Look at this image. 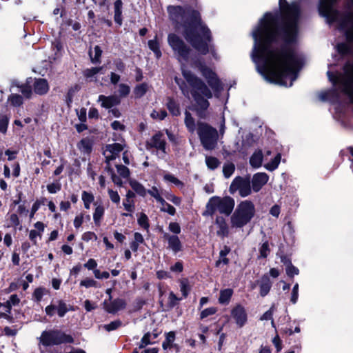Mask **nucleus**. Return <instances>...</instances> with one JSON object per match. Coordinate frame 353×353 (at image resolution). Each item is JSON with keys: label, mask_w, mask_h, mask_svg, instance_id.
<instances>
[{"label": "nucleus", "mask_w": 353, "mask_h": 353, "mask_svg": "<svg viewBox=\"0 0 353 353\" xmlns=\"http://www.w3.org/2000/svg\"><path fill=\"white\" fill-rule=\"evenodd\" d=\"M279 26L277 16L266 13L253 30L252 58L257 71L266 81L290 87L297 78L302 59L295 51L283 47L280 40L286 43L295 40L300 9L297 3L288 4L286 0H279Z\"/></svg>", "instance_id": "obj_1"}, {"label": "nucleus", "mask_w": 353, "mask_h": 353, "mask_svg": "<svg viewBox=\"0 0 353 353\" xmlns=\"http://www.w3.org/2000/svg\"><path fill=\"white\" fill-rule=\"evenodd\" d=\"M168 41L174 52V54L181 63L183 76L191 89L178 77L175 78V81L185 97H190V95H192L195 101L196 110L199 116L202 117L203 112L209 107L208 99L212 97V93L200 79L197 78L188 70V65L199 68L210 88L214 92L221 90V84L216 74L210 68L193 61L191 50L186 47L183 41L177 35L170 34L168 37Z\"/></svg>", "instance_id": "obj_2"}, {"label": "nucleus", "mask_w": 353, "mask_h": 353, "mask_svg": "<svg viewBox=\"0 0 353 353\" xmlns=\"http://www.w3.org/2000/svg\"><path fill=\"white\" fill-rule=\"evenodd\" d=\"M170 19L175 24L179 30L183 28L185 39L200 53L205 54L210 52L215 55L213 47L210 45V31L201 22V16L198 11L184 10L181 6H170L168 7Z\"/></svg>", "instance_id": "obj_3"}, {"label": "nucleus", "mask_w": 353, "mask_h": 353, "mask_svg": "<svg viewBox=\"0 0 353 353\" xmlns=\"http://www.w3.org/2000/svg\"><path fill=\"white\" fill-rule=\"evenodd\" d=\"M255 206L248 200L241 201L236 208L230 217L232 228H241L247 225L254 216Z\"/></svg>", "instance_id": "obj_4"}, {"label": "nucleus", "mask_w": 353, "mask_h": 353, "mask_svg": "<svg viewBox=\"0 0 353 353\" xmlns=\"http://www.w3.org/2000/svg\"><path fill=\"white\" fill-rule=\"evenodd\" d=\"M234 207V201L229 196L223 198L212 196L207 203L205 210L203 213V215L212 216L216 212L229 215L233 210Z\"/></svg>", "instance_id": "obj_5"}, {"label": "nucleus", "mask_w": 353, "mask_h": 353, "mask_svg": "<svg viewBox=\"0 0 353 353\" xmlns=\"http://www.w3.org/2000/svg\"><path fill=\"white\" fill-rule=\"evenodd\" d=\"M344 70L343 74L335 75L328 72L327 76L333 84H339L341 90L353 101V64H347Z\"/></svg>", "instance_id": "obj_6"}, {"label": "nucleus", "mask_w": 353, "mask_h": 353, "mask_svg": "<svg viewBox=\"0 0 353 353\" xmlns=\"http://www.w3.org/2000/svg\"><path fill=\"white\" fill-rule=\"evenodd\" d=\"M198 134L201 144L208 150L214 149L219 138L217 130L205 123H198Z\"/></svg>", "instance_id": "obj_7"}, {"label": "nucleus", "mask_w": 353, "mask_h": 353, "mask_svg": "<svg viewBox=\"0 0 353 353\" xmlns=\"http://www.w3.org/2000/svg\"><path fill=\"white\" fill-rule=\"evenodd\" d=\"M39 342L44 346H51L72 343L73 338L60 330H51L43 331L41 333Z\"/></svg>", "instance_id": "obj_8"}, {"label": "nucleus", "mask_w": 353, "mask_h": 353, "mask_svg": "<svg viewBox=\"0 0 353 353\" xmlns=\"http://www.w3.org/2000/svg\"><path fill=\"white\" fill-rule=\"evenodd\" d=\"M230 191L232 194L239 191L242 197L250 195L252 192L250 179L240 176L236 177L230 186Z\"/></svg>", "instance_id": "obj_9"}, {"label": "nucleus", "mask_w": 353, "mask_h": 353, "mask_svg": "<svg viewBox=\"0 0 353 353\" xmlns=\"http://www.w3.org/2000/svg\"><path fill=\"white\" fill-rule=\"evenodd\" d=\"M230 315L236 326L239 328L245 326L248 322L247 311L245 307L241 304H236L232 308Z\"/></svg>", "instance_id": "obj_10"}, {"label": "nucleus", "mask_w": 353, "mask_h": 353, "mask_svg": "<svg viewBox=\"0 0 353 353\" xmlns=\"http://www.w3.org/2000/svg\"><path fill=\"white\" fill-rule=\"evenodd\" d=\"M57 303V304L51 303L46 307L45 312L47 316L52 317L57 312L59 317H63L70 310L67 304L63 300H58Z\"/></svg>", "instance_id": "obj_11"}, {"label": "nucleus", "mask_w": 353, "mask_h": 353, "mask_svg": "<svg viewBox=\"0 0 353 353\" xmlns=\"http://www.w3.org/2000/svg\"><path fill=\"white\" fill-rule=\"evenodd\" d=\"M336 0H321L319 4V12L323 17L332 21L336 19L337 13L332 8V3Z\"/></svg>", "instance_id": "obj_12"}, {"label": "nucleus", "mask_w": 353, "mask_h": 353, "mask_svg": "<svg viewBox=\"0 0 353 353\" xmlns=\"http://www.w3.org/2000/svg\"><path fill=\"white\" fill-rule=\"evenodd\" d=\"M103 306L107 312L115 314L125 308L126 302L123 299H116L110 301L105 300L103 303Z\"/></svg>", "instance_id": "obj_13"}, {"label": "nucleus", "mask_w": 353, "mask_h": 353, "mask_svg": "<svg viewBox=\"0 0 353 353\" xmlns=\"http://www.w3.org/2000/svg\"><path fill=\"white\" fill-rule=\"evenodd\" d=\"M269 176L265 172H258L253 175L252 179V188L256 192H259L262 187L268 181Z\"/></svg>", "instance_id": "obj_14"}, {"label": "nucleus", "mask_w": 353, "mask_h": 353, "mask_svg": "<svg viewBox=\"0 0 353 353\" xmlns=\"http://www.w3.org/2000/svg\"><path fill=\"white\" fill-rule=\"evenodd\" d=\"M341 30H345L349 41H353V16L346 17L340 25Z\"/></svg>", "instance_id": "obj_15"}, {"label": "nucleus", "mask_w": 353, "mask_h": 353, "mask_svg": "<svg viewBox=\"0 0 353 353\" xmlns=\"http://www.w3.org/2000/svg\"><path fill=\"white\" fill-rule=\"evenodd\" d=\"M163 237L168 242V248L174 252L176 253L181 250V243L176 235H171L167 232H164Z\"/></svg>", "instance_id": "obj_16"}, {"label": "nucleus", "mask_w": 353, "mask_h": 353, "mask_svg": "<svg viewBox=\"0 0 353 353\" xmlns=\"http://www.w3.org/2000/svg\"><path fill=\"white\" fill-rule=\"evenodd\" d=\"M257 283L260 288V295L263 297L265 296L272 288V281L267 275H264Z\"/></svg>", "instance_id": "obj_17"}, {"label": "nucleus", "mask_w": 353, "mask_h": 353, "mask_svg": "<svg viewBox=\"0 0 353 353\" xmlns=\"http://www.w3.org/2000/svg\"><path fill=\"white\" fill-rule=\"evenodd\" d=\"M33 88L35 93L38 94H44L48 92L49 90V85L46 79H37L34 82Z\"/></svg>", "instance_id": "obj_18"}, {"label": "nucleus", "mask_w": 353, "mask_h": 353, "mask_svg": "<svg viewBox=\"0 0 353 353\" xmlns=\"http://www.w3.org/2000/svg\"><path fill=\"white\" fill-rule=\"evenodd\" d=\"M98 101L101 103V106L105 108H112L120 102L119 99L116 96L105 97L100 95Z\"/></svg>", "instance_id": "obj_19"}, {"label": "nucleus", "mask_w": 353, "mask_h": 353, "mask_svg": "<svg viewBox=\"0 0 353 353\" xmlns=\"http://www.w3.org/2000/svg\"><path fill=\"white\" fill-rule=\"evenodd\" d=\"M216 225L218 228L216 233L219 236H225L228 234V226L223 217L217 216L216 219Z\"/></svg>", "instance_id": "obj_20"}, {"label": "nucleus", "mask_w": 353, "mask_h": 353, "mask_svg": "<svg viewBox=\"0 0 353 353\" xmlns=\"http://www.w3.org/2000/svg\"><path fill=\"white\" fill-rule=\"evenodd\" d=\"M128 183L135 194L143 197L146 196L147 190L141 183L132 179L128 180Z\"/></svg>", "instance_id": "obj_21"}, {"label": "nucleus", "mask_w": 353, "mask_h": 353, "mask_svg": "<svg viewBox=\"0 0 353 353\" xmlns=\"http://www.w3.org/2000/svg\"><path fill=\"white\" fill-rule=\"evenodd\" d=\"M151 144L154 147L161 150L163 152H165V141H164V139L163 138V135L161 134H155L151 140Z\"/></svg>", "instance_id": "obj_22"}, {"label": "nucleus", "mask_w": 353, "mask_h": 353, "mask_svg": "<svg viewBox=\"0 0 353 353\" xmlns=\"http://www.w3.org/2000/svg\"><path fill=\"white\" fill-rule=\"evenodd\" d=\"M281 261L287 265L286 268H285V271H286V274L289 276L292 277L294 275L299 274V269L297 268H296L295 266H294L290 261L287 260L285 257H283L281 259Z\"/></svg>", "instance_id": "obj_23"}, {"label": "nucleus", "mask_w": 353, "mask_h": 353, "mask_svg": "<svg viewBox=\"0 0 353 353\" xmlns=\"http://www.w3.org/2000/svg\"><path fill=\"white\" fill-rule=\"evenodd\" d=\"M233 290L230 288H227L220 292V296L219 298V302L221 304H228L232 296Z\"/></svg>", "instance_id": "obj_24"}, {"label": "nucleus", "mask_w": 353, "mask_h": 353, "mask_svg": "<svg viewBox=\"0 0 353 353\" xmlns=\"http://www.w3.org/2000/svg\"><path fill=\"white\" fill-rule=\"evenodd\" d=\"M158 203L160 204L159 208L161 212H167L172 216L175 214L176 209L172 205L167 203L163 198Z\"/></svg>", "instance_id": "obj_25"}, {"label": "nucleus", "mask_w": 353, "mask_h": 353, "mask_svg": "<svg viewBox=\"0 0 353 353\" xmlns=\"http://www.w3.org/2000/svg\"><path fill=\"white\" fill-rule=\"evenodd\" d=\"M122 1L121 0H117L114 3V21L119 25L122 23Z\"/></svg>", "instance_id": "obj_26"}, {"label": "nucleus", "mask_w": 353, "mask_h": 353, "mask_svg": "<svg viewBox=\"0 0 353 353\" xmlns=\"http://www.w3.org/2000/svg\"><path fill=\"white\" fill-rule=\"evenodd\" d=\"M78 148L82 153H90L92 151V142L88 139H83L78 143Z\"/></svg>", "instance_id": "obj_27"}, {"label": "nucleus", "mask_w": 353, "mask_h": 353, "mask_svg": "<svg viewBox=\"0 0 353 353\" xmlns=\"http://www.w3.org/2000/svg\"><path fill=\"white\" fill-rule=\"evenodd\" d=\"M105 209L102 205L96 206L93 214V220L96 225H99L104 214Z\"/></svg>", "instance_id": "obj_28"}, {"label": "nucleus", "mask_w": 353, "mask_h": 353, "mask_svg": "<svg viewBox=\"0 0 353 353\" xmlns=\"http://www.w3.org/2000/svg\"><path fill=\"white\" fill-rule=\"evenodd\" d=\"M125 145L119 143L109 144L106 146V152L111 153V154H117L124 150Z\"/></svg>", "instance_id": "obj_29"}, {"label": "nucleus", "mask_w": 353, "mask_h": 353, "mask_svg": "<svg viewBox=\"0 0 353 353\" xmlns=\"http://www.w3.org/2000/svg\"><path fill=\"white\" fill-rule=\"evenodd\" d=\"M230 248L227 246H225L223 249L220 251L219 253V259L216 262V266L219 267L221 263L226 265L228 263L229 260L226 257L227 254L230 252Z\"/></svg>", "instance_id": "obj_30"}, {"label": "nucleus", "mask_w": 353, "mask_h": 353, "mask_svg": "<svg viewBox=\"0 0 353 353\" xmlns=\"http://www.w3.org/2000/svg\"><path fill=\"white\" fill-rule=\"evenodd\" d=\"M149 90L148 84L143 83L137 85L134 89V94L137 98L142 97Z\"/></svg>", "instance_id": "obj_31"}, {"label": "nucleus", "mask_w": 353, "mask_h": 353, "mask_svg": "<svg viewBox=\"0 0 353 353\" xmlns=\"http://www.w3.org/2000/svg\"><path fill=\"white\" fill-rule=\"evenodd\" d=\"M149 48L153 51L155 57L159 59L161 57V52L159 48V43L157 40V37L154 39L150 40L148 41Z\"/></svg>", "instance_id": "obj_32"}, {"label": "nucleus", "mask_w": 353, "mask_h": 353, "mask_svg": "<svg viewBox=\"0 0 353 353\" xmlns=\"http://www.w3.org/2000/svg\"><path fill=\"white\" fill-rule=\"evenodd\" d=\"M281 156H274L268 163H264V168L269 171H273L279 166Z\"/></svg>", "instance_id": "obj_33"}, {"label": "nucleus", "mask_w": 353, "mask_h": 353, "mask_svg": "<svg viewBox=\"0 0 353 353\" xmlns=\"http://www.w3.org/2000/svg\"><path fill=\"white\" fill-rule=\"evenodd\" d=\"M103 69V67L100 68H91L85 69L83 71L84 77L89 81H93V78Z\"/></svg>", "instance_id": "obj_34"}, {"label": "nucleus", "mask_w": 353, "mask_h": 353, "mask_svg": "<svg viewBox=\"0 0 353 353\" xmlns=\"http://www.w3.org/2000/svg\"><path fill=\"white\" fill-rule=\"evenodd\" d=\"M163 179L168 183H172L176 186L182 188L184 185L183 183L175 177L173 174L166 173L163 175Z\"/></svg>", "instance_id": "obj_35"}, {"label": "nucleus", "mask_w": 353, "mask_h": 353, "mask_svg": "<svg viewBox=\"0 0 353 353\" xmlns=\"http://www.w3.org/2000/svg\"><path fill=\"white\" fill-rule=\"evenodd\" d=\"M167 108L170 113L174 116H178L181 113L178 104L172 99H168Z\"/></svg>", "instance_id": "obj_36"}, {"label": "nucleus", "mask_w": 353, "mask_h": 353, "mask_svg": "<svg viewBox=\"0 0 353 353\" xmlns=\"http://www.w3.org/2000/svg\"><path fill=\"white\" fill-rule=\"evenodd\" d=\"M48 291L44 288H37L34 290L32 294V299L34 301L40 302L44 295H46Z\"/></svg>", "instance_id": "obj_37"}, {"label": "nucleus", "mask_w": 353, "mask_h": 353, "mask_svg": "<svg viewBox=\"0 0 353 353\" xmlns=\"http://www.w3.org/2000/svg\"><path fill=\"white\" fill-rule=\"evenodd\" d=\"M185 123L187 128L190 132H194L195 130V123L194 119L191 117V114L188 112H185Z\"/></svg>", "instance_id": "obj_38"}, {"label": "nucleus", "mask_w": 353, "mask_h": 353, "mask_svg": "<svg viewBox=\"0 0 353 353\" xmlns=\"http://www.w3.org/2000/svg\"><path fill=\"white\" fill-rule=\"evenodd\" d=\"M235 170L234 164L231 162L225 163L223 167V172L225 178H229L234 173Z\"/></svg>", "instance_id": "obj_39"}, {"label": "nucleus", "mask_w": 353, "mask_h": 353, "mask_svg": "<svg viewBox=\"0 0 353 353\" xmlns=\"http://www.w3.org/2000/svg\"><path fill=\"white\" fill-rule=\"evenodd\" d=\"M205 162L211 170L216 168L220 165L219 161L214 156H206Z\"/></svg>", "instance_id": "obj_40"}, {"label": "nucleus", "mask_w": 353, "mask_h": 353, "mask_svg": "<svg viewBox=\"0 0 353 353\" xmlns=\"http://www.w3.org/2000/svg\"><path fill=\"white\" fill-rule=\"evenodd\" d=\"M180 290L184 297H187L190 291V286L187 279H183L180 281Z\"/></svg>", "instance_id": "obj_41"}, {"label": "nucleus", "mask_w": 353, "mask_h": 353, "mask_svg": "<svg viewBox=\"0 0 353 353\" xmlns=\"http://www.w3.org/2000/svg\"><path fill=\"white\" fill-rule=\"evenodd\" d=\"M264 161L263 156H251L250 163L253 168H258L261 166Z\"/></svg>", "instance_id": "obj_42"}, {"label": "nucleus", "mask_w": 353, "mask_h": 353, "mask_svg": "<svg viewBox=\"0 0 353 353\" xmlns=\"http://www.w3.org/2000/svg\"><path fill=\"white\" fill-rule=\"evenodd\" d=\"M117 172L120 175L121 177L123 179H130V170L129 169L122 165H116Z\"/></svg>", "instance_id": "obj_43"}, {"label": "nucleus", "mask_w": 353, "mask_h": 353, "mask_svg": "<svg viewBox=\"0 0 353 353\" xmlns=\"http://www.w3.org/2000/svg\"><path fill=\"white\" fill-rule=\"evenodd\" d=\"M166 116L167 112L164 110H154L150 114V117L156 120H163Z\"/></svg>", "instance_id": "obj_44"}, {"label": "nucleus", "mask_w": 353, "mask_h": 353, "mask_svg": "<svg viewBox=\"0 0 353 353\" xmlns=\"http://www.w3.org/2000/svg\"><path fill=\"white\" fill-rule=\"evenodd\" d=\"M8 102L12 106L17 107L22 104L23 99L20 95L17 94H13L8 98Z\"/></svg>", "instance_id": "obj_45"}, {"label": "nucleus", "mask_w": 353, "mask_h": 353, "mask_svg": "<svg viewBox=\"0 0 353 353\" xmlns=\"http://www.w3.org/2000/svg\"><path fill=\"white\" fill-rule=\"evenodd\" d=\"M139 225L145 230H148L150 225L148 223V218L144 213H141L138 218Z\"/></svg>", "instance_id": "obj_46"}, {"label": "nucleus", "mask_w": 353, "mask_h": 353, "mask_svg": "<svg viewBox=\"0 0 353 353\" xmlns=\"http://www.w3.org/2000/svg\"><path fill=\"white\" fill-rule=\"evenodd\" d=\"M94 55L93 56L92 55V52L90 51V57H91V61L93 63H98L99 61V59L101 56V54H102V50H101V48L98 46H96L94 48Z\"/></svg>", "instance_id": "obj_47"}, {"label": "nucleus", "mask_w": 353, "mask_h": 353, "mask_svg": "<svg viewBox=\"0 0 353 353\" xmlns=\"http://www.w3.org/2000/svg\"><path fill=\"white\" fill-rule=\"evenodd\" d=\"M122 325V322L120 320H116L114 321H112L111 323L108 324H105L103 325V328L108 331H113L121 327Z\"/></svg>", "instance_id": "obj_48"}, {"label": "nucleus", "mask_w": 353, "mask_h": 353, "mask_svg": "<svg viewBox=\"0 0 353 353\" xmlns=\"http://www.w3.org/2000/svg\"><path fill=\"white\" fill-rule=\"evenodd\" d=\"M80 285L86 288L91 287L98 288V283L92 279L86 278L80 282Z\"/></svg>", "instance_id": "obj_49"}, {"label": "nucleus", "mask_w": 353, "mask_h": 353, "mask_svg": "<svg viewBox=\"0 0 353 353\" xmlns=\"http://www.w3.org/2000/svg\"><path fill=\"white\" fill-rule=\"evenodd\" d=\"M123 205L124 209L128 212H133L135 210L134 201L129 199H123Z\"/></svg>", "instance_id": "obj_50"}, {"label": "nucleus", "mask_w": 353, "mask_h": 353, "mask_svg": "<svg viewBox=\"0 0 353 353\" xmlns=\"http://www.w3.org/2000/svg\"><path fill=\"white\" fill-rule=\"evenodd\" d=\"M42 234L36 230H31L29 232V239L33 243L34 245L37 243L38 239H41Z\"/></svg>", "instance_id": "obj_51"}, {"label": "nucleus", "mask_w": 353, "mask_h": 353, "mask_svg": "<svg viewBox=\"0 0 353 353\" xmlns=\"http://www.w3.org/2000/svg\"><path fill=\"white\" fill-rule=\"evenodd\" d=\"M217 312V309L215 307H210L201 311L200 318L203 319L209 316L214 314Z\"/></svg>", "instance_id": "obj_52"}, {"label": "nucleus", "mask_w": 353, "mask_h": 353, "mask_svg": "<svg viewBox=\"0 0 353 353\" xmlns=\"http://www.w3.org/2000/svg\"><path fill=\"white\" fill-rule=\"evenodd\" d=\"M165 198L173 203L176 205H179L181 203V199L173 194L171 192H167L165 193Z\"/></svg>", "instance_id": "obj_53"}, {"label": "nucleus", "mask_w": 353, "mask_h": 353, "mask_svg": "<svg viewBox=\"0 0 353 353\" xmlns=\"http://www.w3.org/2000/svg\"><path fill=\"white\" fill-rule=\"evenodd\" d=\"M147 193H148L151 196L154 197L157 202H159L163 199L158 188L156 186H153L150 190H147Z\"/></svg>", "instance_id": "obj_54"}, {"label": "nucleus", "mask_w": 353, "mask_h": 353, "mask_svg": "<svg viewBox=\"0 0 353 353\" xmlns=\"http://www.w3.org/2000/svg\"><path fill=\"white\" fill-rule=\"evenodd\" d=\"M108 195H109V197L110 199V200L116 203V204H118L120 202V196L119 194H118V192L117 191H114L112 189H108Z\"/></svg>", "instance_id": "obj_55"}, {"label": "nucleus", "mask_w": 353, "mask_h": 353, "mask_svg": "<svg viewBox=\"0 0 353 353\" xmlns=\"http://www.w3.org/2000/svg\"><path fill=\"white\" fill-rule=\"evenodd\" d=\"M61 185L59 182L52 183L47 185L48 191L51 194H55L61 190Z\"/></svg>", "instance_id": "obj_56"}, {"label": "nucleus", "mask_w": 353, "mask_h": 353, "mask_svg": "<svg viewBox=\"0 0 353 353\" xmlns=\"http://www.w3.org/2000/svg\"><path fill=\"white\" fill-rule=\"evenodd\" d=\"M9 119L6 116L0 115V132L5 133L7 130Z\"/></svg>", "instance_id": "obj_57"}, {"label": "nucleus", "mask_w": 353, "mask_h": 353, "mask_svg": "<svg viewBox=\"0 0 353 353\" xmlns=\"http://www.w3.org/2000/svg\"><path fill=\"white\" fill-rule=\"evenodd\" d=\"M81 199L83 202L92 203L94 199V196L92 193L83 191L82 192Z\"/></svg>", "instance_id": "obj_58"}, {"label": "nucleus", "mask_w": 353, "mask_h": 353, "mask_svg": "<svg viewBox=\"0 0 353 353\" xmlns=\"http://www.w3.org/2000/svg\"><path fill=\"white\" fill-rule=\"evenodd\" d=\"M260 255L261 257L265 258L269 254V244L268 241L264 242L259 249Z\"/></svg>", "instance_id": "obj_59"}, {"label": "nucleus", "mask_w": 353, "mask_h": 353, "mask_svg": "<svg viewBox=\"0 0 353 353\" xmlns=\"http://www.w3.org/2000/svg\"><path fill=\"white\" fill-rule=\"evenodd\" d=\"M168 229L171 232L175 234H178L181 232V227L179 224L176 222H170L169 223Z\"/></svg>", "instance_id": "obj_60"}, {"label": "nucleus", "mask_w": 353, "mask_h": 353, "mask_svg": "<svg viewBox=\"0 0 353 353\" xmlns=\"http://www.w3.org/2000/svg\"><path fill=\"white\" fill-rule=\"evenodd\" d=\"M298 297H299V284L296 283L292 288V296H291V302L293 304H295L298 300Z\"/></svg>", "instance_id": "obj_61"}, {"label": "nucleus", "mask_w": 353, "mask_h": 353, "mask_svg": "<svg viewBox=\"0 0 353 353\" xmlns=\"http://www.w3.org/2000/svg\"><path fill=\"white\" fill-rule=\"evenodd\" d=\"M20 301L18 296L17 294H12L10 296V299L3 303V305H16Z\"/></svg>", "instance_id": "obj_62"}, {"label": "nucleus", "mask_w": 353, "mask_h": 353, "mask_svg": "<svg viewBox=\"0 0 353 353\" xmlns=\"http://www.w3.org/2000/svg\"><path fill=\"white\" fill-rule=\"evenodd\" d=\"M130 91V88L128 85L125 84H120L119 86V92L121 97L127 96Z\"/></svg>", "instance_id": "obj_63"}, {"label": "nucleus", "mask_w": 353, "mask_h": 353, "mask_svg": "<svg viewBox=\"0 0 353 353\" xmlns=\"http://www.w3.org/2000/svg\"><path fill=\"white\" fill-rule=\"evenodd\" d=\"M94 275L96 279H108L110 276V274L108 272H101L99 270H94L93 271Z\"/></svg>", "instance_id": "obj_64"}]
</instances>
